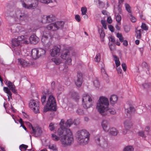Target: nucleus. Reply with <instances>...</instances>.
<instances>
[{"label":"nucleus","mask_w":151,"mask_h":151,"mask_svg":"<svg viewBox=\"0 0 151 151\" xmlns=\"http://www.w3.org/2000/svg\"><path fill=\"white\" fill-rule=\"evenodd\" d=\"M6 16L13 18L14 21L18 23L20 21H26L29 18L28 14L18 9L12 7L9 8L5 13Z\"/></svg>","instance_id":"obj_1"},{"label":"nucleus","mask_w":151,"mask_h":151,"mask_svg":"<svg viewBox=\"0 0 151 151\" xmlns=\"http://www.w3.org/2000/svg\"><path fill=\"white\" fill-rule=\"evenodd\" d=\"M98 102L97 104L96 108L101 115H105L106 114V111L108 113H109L112 114L115 113V111L113 108L107 109L109 105L108 100L107 98L104 97H100Z\"/></svg>","instance_id":"obj_2"},{"label":"nucleus","mask_w":151,"mask_h":151,"mask_svg":"<svg viewBox=\"0 0 151 151\" xmlns=\"http://www.w3.org/2000/svg\"><path fill=\"white\" fill-rule=\"evenodd\" d=\"M90 134L85 129L78 131L75 134V137L78 143L81 145L88 143L89 141Z\"/></svg>","instance_id":"obj_3"},{"label":"nucleus","mask_w":151,"mask_h":151,"mask_svg":"<svg viewBox=\"0 0 151 151\" xmlns=\"http://www.w3.org/2000/svg\"><path fill=\"white\" fill-rule=\"evenodd\" d=\"M67 130L68 133L66 135L60 137L61 143L64 147L70 146L74 143V138L72 132L70 130Z\"/></svg>","instance_id":"obj_4"},{"label":"nucleus","mask_w":151,"mask_h":151,"mask_svg":"<svg viewBox=\"0 0 151 151\" xmlns=\"http://www.w3.org/2000/svg\"><path fill=\"white\" fill-rule=\"evenodd\" d=\"M56 102L54 97L52 96H49L45 106L43 109V112H46L49 111H56Z\"/></svg>","instance_id":"obj_5"},{"label":"nucleus","mask_w":151,"mask_h":151,"mask_svg":"<svg viewBox=\"0 0 151 151\" xmlns=\"http://www.w3.org/2000/svg\"><path fill=\"white\" fill-rule=\"evenodd\" d=\"M93 101L94 99L92 95L84 94L82 98V105L84 108L87 109L93 105Z\"/></svg>","instance_id":"obj_6"},{"label":"nucleus","mask_w":151,"mask_h":151,"mask_svg":"<svg viewBox=\"0 0 151 151\" xmlns=\"http://www.w3.org/2000/svg\"><path fill=\"white\" fill-rule=\"evenodd\" d=\"M63 25L64 22H57L48 25L46 28L49 30L56 31L60 28H63Z\"/></svg>","instance_id":"obj_7"},{"label":"nucleus","mask_w":151,"mask_h":151,"mask_svg":"<svg viewBox=\"0 0 151 151\" xmlns=\"http://www.w3.org/2000/svg\"><path fill=\"white\" fill-rule=\"evenodd\" d=\"M70 52L68 50L65 49L62 52L60 57L63 59L66 60V64L71 65L72 64V59L70 56Z\"/></svg>","instance_id":"obj_8"},{"label":"nucleus","mask_w":151,"mask_h":151,"mask_svg":"<svg viewBox=\"0 0 151 151\" xmlns=\"http://www.w3.org/2000/svg\"><path fill=\"white\" fill-rule=\"evenodd\" d=\"M60 128L58 129L57 131L58 134L60 138L62 136L66 135L68 133L67 130H70L68 129L64 126V121L63 120L61 119L60 123Z\"/></svg>","instance_id":"obj_9"},{"label":"nucleus","mask_w":151,"mask_h":151,"mask_svg":"<svg viewBox=\"0 0 151 151\" xmlns=\"http://www.w3.org/2000/svg\"><path fill=\"white\" fill-rule=\"evenodd\" d=\"M29 106L35 113L39 112V104L37 101L34 100H31L29 103Z\"/></svg>","instance_id":"obj_10"},{"label":"nucleus","mask_w":151,"mask_h":151,"mask_svg":"<svg viewBox=\"0 0 151 151\" xmlns=\"http://www.w3.org/2000/svg\"><path fill=\"white\" fill-rule=\"evenodd\" d=\"M48 35H49L48 34L47 35H45L44 34L41 39V41L43 45L47 48H48L51 44L50 41L51 39L50 38H48Z\"/></svg>","instance_id":"obj_11"},{"label":"nucleus","mask_w":151,"mask_h":151,"mask_svg":"<svg viewBox=\"0 0 151 151\" xmlns=\"http://www.w3.org/2000/svg\"><path fill=\"white\" fill-rule=\"evenodd\" d=\"M61 47L58 45L54 46L50 51V54L52 57H56L59 55Z\"/></svg>","instance_id":"obj_12"},{"label":"nucleus","mask_w":151,"mask_h":151,"mask_svg":"<svg viewBox=\"0 0 151 151\" xmlns=\"http://www.w3.org/2000/svg\"><path fill=\"white\" fill-rule=\"evenodd\" d=\"M83 82V78L82 74L81 73H78L77 76V79L75 81V83L78 87H80L81 86Z\"/></svg>","instance_id":"obj_13"},{"label":"nucleus","mask_w":151,"mask_h":151,"mask_svg":"<svg viewBox=\"0 0 151 151\" xmlns=\"http://www.w3.org/2000/svg\"><path fill=\"white\" fill-rule=\"evenodd\" d=\"M5 83L10 88L12 92L15 94L17 93V90L15 89V86L12 83L9 81L6 80L4 81Z\"/></svg>","instance_id":"obj_14"},{"label":"nucleus","mask_w":151,"mask_h":151,"mask_svg":"<svg viewBox=\"0 0 151 151\" xmlns=\"http://www.w3.org/2000/svg\"><path fill=\"white\" fill-rule=\"evenodd\" d=\"M29 40L31 43L36 44L38 42L39 39L35 34H33L29 37Z\"/></svg>","instance_id":"obj_15"},{"label":"nucleus","mask_w":151,"mask_h":151,"mask_svg":"<svg viewBox=\"0 0 151 151\" xmlns=\"http://www.w3.org/2000/svg\"><path fill=\"white\" fill-rule=\"evenodd\" d=\"M32 2L30 5H28L27 6L25 7V8L28 9H33L36 8L38 5V2L37 0H32Z\"/></svg>","instance_id":"obj_16"},{"label":"nucleus","mask_w":151,"mask_h":151,"mask_svg":"<svg viewBox=\"0 0 151 151\" xmlns=\"http://www.w3.org/2000/svg\"><path fill=\"white\" fill-rule=\"evenodd\" d=\"M38 50L36 48L33 49L31 51V56L34 59H36L39 57Z\"/></svg>","instance_id":"obj_17"},{"label":"nucleus","mask_w":151,"mask_h":151,"mask_svg":"<svg viewBox=\"0 0 151 151\" xmlns=\"http://www.w3.org/2000/svg\"><path fill=\"white\" fill-rule=\"evenodd\" d=\"M125 128L127 130L129 129L132 126L131 122L129 119L126 120L124 122Z\"/></svg>","instance_id":"obj_18"},{"label":"nucleus","mask_w":151,"mask_h":151,"mask_svg":"<svg viewBox=\"0 0 151 151\" xmlns=\"http://www.w3.org/2000/svg\"><path fill=\"white\" fill-rule=\"evenodd\" d=\"M108 132H109V134L113 136H116L118 132L117 129L114 127H111L108 130Z\"/></svg>","instance_id":"obj_19"},{"label":"nucleus","mask_w":151,"mask_h":151,"mask_svg":"<svg viewBox=\"0 0 151 151\" xmlns=\"http://www.w3.org/2000/svg\"><path fill=\"white\" fill-rule=\"evenodd\" d=\"M118 99V98L115 95H112L110 98V101L111 104L114 105L116 103Z\"/></svg>","instance_id":"obj_20"},{"label":"nucleus","mask_w":151,"mask_h":151,"mask_svg":"<svg viewBox=\"0 0 151 151\" xmlns=\"http://www.w3.org/2000/svg\"><path fill=\"white\" fill-rule=\"evenodd\" d=\"M18 61L23 67H25L29 65L30 64L23 59H18Z\"/></svg>","instance_id":"obj_21"},{"label":"nucleus","mask_w":151,"mask_h":151,"mask_svg":"<svg viewBox=\"0 0 151 151\" xmlns=\"http://www.w3.org/2000/svg\"><path fill=\"white\" fill-rule=\"evenodd\" d=\"M32 133L35 136L37 137L41 135L42 131L40 128H37L36 129H34V131H32Z\"/></svg>","instance_id":"obj_22"},{"label":"nucleus","mask_w":151,"mask_h":151,"mask_svg":"<svg viewBox=\"0 0 151 151\" xmlns=\"http://www.w3.org/2000/svg\"><path fill=\"white\" fill-rule=\"evenodd\" d=\"M47 23H50L55 20V17L52 14L47 15L46 17Z\"/></svg>","instance_id":"obj_23"},{"label":"nucleus","mask_w":151,"mask_h":151,"mask_svg":"<svg viewBox=\"0 0 151 151\" xmlns=\"http://www.w3.org/2000/svg\"><path fill=\"white\" fill-rule=\"evenodd\" d=\"M108 122L106 120H104L102 122L101 126L104 130L106 132L108 131Z\"/></svg>","instance_id":"obj_24"},{"label":"nucleus","mask_w":151,"mask_h":151,"mask_svg":"<svg viewBox=\"0 0 151 151\" xmlns=\"http://www.w3.org/2000/svg\"><path fill=\"white\" fill-rule=\"evenodd\" d=\"M103 137L99 135H97L95 137V141L96 143L98 145H100L101 141L102 140Z\"/></svg>","instance_id":"obj_25"},{"label":"nucleus","mask_w":151,"mask_h":151,"mask_svg":"<svg viewBox=\"0 0 151 151\" xmlns=\"http://www.w3.org/2000/svg\"><path fill=\"white\" fill-rule=\"evenodd\" d=\"M49 90H47L46 91V92L45 93L46 95H43V96L41 98V101L42 103V104L43 105H45L46 103V96L47 95H48L50 94V93H49Z\"/></svg>","instance_id":"obj_26"},{"label":"nucleus","mask_w":151,"mask_h":151,"mask_svg":"<svg viewBox=\"0 0 151 151\" xmlns=\"http://www.w3.org/2000/svg\"><path fill=\"white\" fill-rule=\"evenodd\" d=\"M70 94L71 97L74 99H79L78 93L73 91H72L70 92Z\"/></svg>","instance_id":"obj_27"},{"label":"nucleus","mask_w":151,"mask_h":151,"mask_svg":"<svg viewBox=\"0 0 151 151\" xmlns=\"http://www.w3.org/2000/svg\"><path fill=\"white\" fill-rule=\"evenodd\" d=\"M135 111V109L134 107L132 106H130L129 108L126 109L125 111L127 114H130L134 112Z\"/></svg>","instance_id":"obj_28"},{"label":"nucleus","mask_w":151,"mask_h":151,"mask_svg":"<svg viewBox=\"0 0 151 151\" xmlns=\"http://www.w3.org/2000/svg\"><path fill=\"white\" fill-rule=\"evenodd\" d=\"M99 146L104 148H106L108 146L107 142L103 138L102 140L101 141L100 145H99Z\"/></svg>","instance_id":"obj_29"},{"label":"nucleus","mask_w":151,"mask_h":151,"mask_svg":"<svg viewBox=\"0 0 151 151\" xmlns=\"http://www.w3.org/2000/svg\"><path fill=\"white\" fill-rule=\"evenodd\" d=\"M12 45L14 47L19 46L20 43H21L18 41L16 38H15L12 40Z\"/></svg>","instance_id":"obj_30"},{"label":"nucleus","mask_w":151,"mask_h":151,"mask_svg":"<svg viewBox=\"0 0 151 151\" xmlns=\"http://www.w3.org/2000/svg\"><path fill=\"white\" fill-rule=\"evenodd\" d=\"M52 60L57 65L60 64L62 62L61 59L59 58H52Z\"/></svg>","instance_id":"obj_31"},{"label":"nucleus","mask_w":151,"mask_h":151,"mask_svg":"<svg viewBox=\"0 0 151 151\" xmlns=\"http://www.w3.org/2000/svg\"><path fill=\"white\" fill-rule=\"evenodd\" d=\"M73 124V121L71 119L68 120L65 123H64V126L65 127H70Z\"/></svg>","instance_id":"obj_32"},{"label":"nucleus","mask_w":151,"mask_h":151,"mask_svg":"<svg viewBox=\"0 0 151 151\" xmlns=\"http://www.w3.org/2000/svg\"><path fill=\"white\" fill-rule=\"evenodd\" d=\"M114 57V60L115 61L116 66V67H118L120 65V62L119 60V58L117 56L115 55L113 56Z\"/></svg>","instance_id":"obj_33"},{"label":"nucleus","mask_w":151,"mask_h":151,"mask_svg":"<svg viewBox=\"0 0 151 151\" xmlns=\"http://www.w3.org/2000/svg\"><path fill=\"white\" fill-rule=\"evenodd\" d=\"M3 90L6 93L8 94L7 95H9L10 96L12 97V93L10 91V89L6 87H4Z\"/></svg>","instance_id":"obj_34"},{"label":"nucleus","mask_w":151,"mask_h":151,"mask_svg":"<svg viewBox=\"0 0 151 151\" xmlns=\"http://www.w3.org/2000/svg\"><path fill=\"white\" fill-rule=\"evenodd\" d=\"M38 52L39 57L40 56L44 55L45 53V51L43 49L40 48L38 50Z\"/></svg>","instance_id":"obj_35"},{"label":"nucleus","mask_w":151,"mask_h":151,"mask_svg":"<svg viewBox=\"0 0 151 151\" xmlns=\"http://www.w3.org/2000/svg\"><path fill=\"white\" fill-rule=\"evenodd\" d=\"M98 31L99 33L100 34V37L101 38H103L104 37L105 35L103 30V29L102 28L101 29H99Z\"/></svg>","instance_id":"obj_36"},{"label":"nucleus","mask_w":151,"mask_h":151,"mask_svg":"<svg viewBox=\"0 0 151 151\" xmlns=\"http://www.w3.org/2000/svg\"><path fill=\"white\" fill-rule=\"evenodd\" d=\"M52 138L53 140L55 141H58L59 140H60V137H58L55 134H52Z\"/></svg>","instance_id":"obj_37"},{"label":"nucleus","mask_w":151,"mask_h":151,"mask_svg":"<svg viewBox=\"0 0 151 151\" xmlns=\"http://www.w3.org/2000/svg\"><path fill=\"white\" fill-rule=\"evenodd\" d=\"M76 113L79 115H82L84 114V111L81 108H78L76 111Z\"/></svg>","instance_id":"obj_38"},{"label":"nucleus","mask_w":151,"mask_h":151,"mask_svg":"<svg viewBox=\"0 0 151 151\" xmlns=\"http://www.w3.org/2000/svg\"><path fill=\"white\" fill-rule=\"evenodd\" d=\"M134 149L131 146H128L126 147L124 150V151H133Z\"/></svg>","instance_id":"obj_39"},{"label":"nucleus","mask_w":151,"mask_h":151,"mask_svg":"<svg viewBox=\"0 0 151 151\" xmlns=\"http://www.w3.org/2000/svg\"><path fill=\"white\" fill-rule=\"evenodd\" d=\"M28 147V146L27 145L22 144L20 146L19 149L21 151H23V150H26Z\"/></svg>","instance_id":"obj_40"},{"label":"nucleus","mask_w":151,"mask_h":151,"mask_svg":"<svg viewBox=\"0 0 151 151\" xmlns=\"http://www.w3.org/2000/svg\"><path fill=\"white\" fill-rule=\"evenodd\" d=\"M101 60L100 54L98 53L96 55L94 58V60L95 62H99Z\"/></svg>","instance_id":"obj_41"},{"label":"nucleus","mask_w":151,"mask_h":151,"mask_svg":"<svg viewBox=\"0 0 151 151\" xmlns=\"http://www.w3.org/2000/svg\"><path fill=\"white\" fill-rule=\"evenodd\" d=\"M125 6L127 11L129 13H131V7H130L129 5L127 4H125Z\"/></svg>","instance_id":"obj_42"},{"label":"nucleus","mask_w":151,"mask_h":151,"mask_svg":"<svg viewBox=\"0 0 151 151\" xmlns=\"http://www.w3.org/2000/svg\"><path fill=\"white\" fill-rule=\"evenodd\" d=\"M93 83L95 86L96 88H99L100 86V83L98 80L96 79L94 81Z\"/></svg>","instance_id":"obj_43"},{"label":"nucleus","mask_w":151,"mask_h":151,"mask_svg":"<svg viewBox=\"0 0 151 151\" xmlns=\"http://www.w3.org/2000/svg\"><path fill=\"white\" fill-rule=\"evenodd\" d=\"M117 37L119 38L120 41L123 42L124 40V37L122 34L118 33L117 34Z\"/></svg>","instance_id":"obj_44"},{"label":"nucleus","mask_w":151,"mask_h":151,"mask_svg":"<svg viewBox=\"0 0 151 151\" xmlns=\"http://www.w3.org/2000/svg\"><path fill=\"white\" fill-rule=\"evenodd\" d=\"M141 30H138L136 31V37L137 39H140L141 37Z\"/></svg>","instance_id":"obj_45"},{"label":"nucleus","mask_w":151,"mask_h":151,"mask_svg":"<svg viewBox=\"0 0 151 151\" xmlns=\"http://www.w3.org/2000/svg\"><path fill=\"white\" fill-rule=\"evenodd\" d=\"M129 15L131 17L130 18L131 21L133 22H136L137 20V19L136 18L134 17L132 14H129Z\"/></svg>","instance_id":"obj_46"},{"label":"nucleus","mask_w":151,"mask_h":151,"mask_svg":"<svg viewBox=\"0 0 151 151\" xmlns=\"http://www.w3.org/2000/svg\"><path fill=\"white\" fill-rule=\"evenodd\" d=\"M87 9L86 7H83L81 9V11L82 15L85 14L87 12Z\"/></svg>","instance_id":"obj_47"},{"label":"nucleus","mask_w":151,"mask_h":151,"mask_svg":"<svg viewBox=\"0 0 151 151\" xmlns=\"http://www.w3.org/2000/svg\"><path fill=\"white\" fill-rule=\"evenodd\" d=\"M124 29L126 32H128L130 30V27L127 25H125L124 27Z\"/></svg>","instance_id":"obj_48"},{"label":"nucleus","mask_w":151,"mask_h":151,"mask_svg":"<svg viewBox=\"0 0 151 151\" xmlns=\"http://www.w3.org/2000/svg\"><path fill=\"white\" fill-rule=\"evenodd\" d=\"M116 21L119 23V25L120 24V21L121 20V17L120 15H117L116 18Z\"/></svg>","instance_id":"obj_49"},{"label":"nucleus","mask_w":151,"mask_h":151,"mask_svg":"<svg viewBox=\"0 0 151 151\" xmlns=\"http://www.w3.org/2000/svg\"><path fill=\"white\" fill-rule=\"evenodd\" d=\"M101 23L102 24L103 27L105 29H107V25L106 22L105 20H101Z\"/></svg>","instance_id":"obj_50"},{"label":"nucleus","mask_w":151,"mask_h":151,"mask_svg":"<svg viewBox=\"0 0 151 151\" xmlns=\"http://www.w3.org/2000/svg\"><path fill=\"white\" fill-rule=\"evenodd\" d=\"M143 88L145 89H147L150 87V83H145L142 84Z\"/></svg>","instance_id":"obj_51"},{"label":"nucleus","mask_w":151,"mask_h":151,"mask_svg":"<svg viewBox=\"0 0 151 151\" xmlns=\"http://www.w3.org/2000/svg\"><path fill=\"white\" fill-rule=\"evenodd\" d=\"M141 27L142 29L145 30H147L148 29V27L146 25L145 23H142L141 26Z\"/></svg>","instance_id":"obj_52"},{"label":"nucleus","mask_w":151,"mask_h":151,"mask_svg":"<svg viewBox=\"0 0 151 151\" xmlns=\"http://www.w3.org/2000/svg\"><path fill=\"white\" fill-rule=\"evenodd\" d=\"M24 37L23 36H21L18 37V38L16 39L18 41H19V42H21L22 41L24 40Z\"/></svg>","instance_id":"obj_53"},{"label":"nucleus","mask_w":151,"mask_h":151,"mask_svg":"<svg viewBox=\"0 0 151 151\" xmlns=\"http://www.w3.org/2000/svg\"><path fill=\"white\" fill-rule=\"evenodd\" d=\"M50 129L51 131H52L54 129V124L52 123H51L50 124L49 126Z\"/></svg>","instance_id":"obj_54"},{"label":"nucleus","mask_w":151,"mask_h":151,"mask_svg":"<svg viewBox=\"0 0 151 151\" xmlns=\"http://www.w3.org/2000/svg\"><path fill=\"white\" fill-rule=\"evenodd\" d=\"M26 124L30 128H31L32 129V131H34V128L32 126V124L28 122H26Z\"/></svg>","instance_id":"obj_55"},{"label":"nucleus","mask_w":151,"mask_h":151,"mask_svg":"<svg viewBox=\"0 0 151 151\" xmlns=\"http://www.w3.org/2000/svg\"><path fill=\"white\" fill-rule=\"evenodd\" d=\"M122 68L124 71H126L127 69V66L125 63H123L122 64Z\"/></svg>","instance_id":"obj_56"},{"label":"nucleus","mask_w":151,"mask_h":151,"mask_svg":"<svg viewBox=\"0 0 151 151\" xmlns=\"http://www.w3.org/2000/svg\"><path fill=\"white\" fill-rule=\"evenodd\" d=\"M63 89L61 88H58L57 90L56 91L57 92L58 94L59 95H60Z\"/></svg>","instance_id":"obj_57"},{"label":"nucleus","mask_w":151,"mask_h":151,"mask_svg":"<svg viewBox=\"0 0 151 151\" xmlns=\"http://www.w3.org/2000/svg\"><path fill=\"white\" fill-rule=\"evenodd\" d=\"M142 66L143 67H145L148 69V70H149V69L148 68L146 62H144L142 63Z\"/></svg>","instance_id":"obj_58"},{"label":"nucleus","mask_w":151,"mask_h":151,"mask_svg":"<svg viewBox=\"0 0 151 151\" xmlns=\"http://www.w3.org/2000/svg\"><path fill=\"white\" fill-rule=\"evenodd\" d=\"M76 20L78 22H79L81 21V17L79 15H76L75 17Z\"/></svg>","instance_id":"obj_59"},{"label":"nucleus","mask_w":151,"mask_h":151,"mask_svg":"<svg viewBox=\"0 0 151 151\" xmlns=\"http://www.w3.org/2000/svg\"><path fill=\"white\" fill-rule=\"evenodd\" d=\"M98 1L99 4V7L100 8H102L104 6V3L103 2L101 1Z\"/></svg>","instance_id":"obj_60"},{"label":"nucleus","mask_w":151,"mask_h":151,"mask_svg":"<svg viewBox=\"0 0 151 151\" xmlns=\"http://www.w3.org/2000/svg\"><path fill=\"white\" fill-rule=\"evenodd\" d=\"M138 134L139 136L142 137H145V136L144 134V132L143 131L139 132Z\"/></svg>","instance_id":"obj_61"},{"label":"nucleus","mask_w":151,"mask_h":151,"mask_svg":"<svg viewBox=\"0 0 151 151\" xmlns=\"http://www.w3.org/2000/svg\"><path fill=\"white\" fill-rule=\"evenodd\" d=\"M108 28L109 30L111 32H113L114 31V27L111 25H109L108 26Z\"/></svg>","instance_id":"obj_62"},{"label":"nucleus","mask_w":151,"mask_h":151,"mask_svg":"<svg viewBox=\"0 0 151 151\" xmlns=\"http://www.w3.org/2000/svg\"><path fill=\"white\" fill-rule=\"evenodd\" d=\"M49 148L50 149L53 150H55L56 149V147L54 145H50L49 146Z\"/></svg>","instance_id":"obj_63"},{"label":"nucleus","mask_w":151,"mask_h":151,"mask_svg":"<svg viewBox=\"0 0 151 151\" xmlns=\"http://www.w3.org/2000/svg\"><path fill=\"white\" fill-rule=\"evenodd\" d=\"M102 75L104 79L107 80L108 79V76L106 73Z\"/></svg>","instance_id":"obj_64"}]
</instances>
